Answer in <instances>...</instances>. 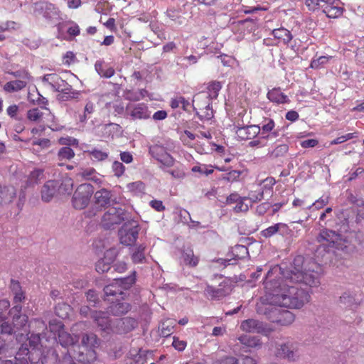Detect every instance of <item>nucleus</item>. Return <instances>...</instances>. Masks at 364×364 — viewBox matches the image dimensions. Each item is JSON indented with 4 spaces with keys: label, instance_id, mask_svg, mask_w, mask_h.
I'll list each match as a JSON object with an SVG mask.
<instances>
[{
    "label": "nucleus",
    "instance_id": "09e8293b",
    "mask_svg": "<svg viewBox=\"0 0 364 364\" xmlns=\"http://www.w3.org/2000/svg\"><path fill=\"white\" fill-rule=\"evenodd\" d=\"M43 113L38 108L31 109L27 112V117L30 121L38 122L42 118Z\"/></svg>",
    "mask_w": 364,
    "mask_h": 364
},
{
    "label": "nucleus",
    "instance_id": "c9c22d12",
    "mask_svg": "<svg viewBox=\"0 0 364 364\" xmlns=\"http://www.w3.org/2000/svg\"><path fill=\"white\" fill-rule=\"evenodd\" d=\"M175 325L176 322L172 319H167L162 322L160 326L161 335L163 337H168L170 336L173 333Z\"/></svg>",
    "mask_w": 364,
    "mask_h": 364
},
{
    "label": "nucleus",
    "instance_id": "f8f14e48",
    "mask_svg": "<svg viewBox=\"0 0 364 364\" xmlns=\"http://www.w3.org/2000/svg\"><path fill=\"white\" fill-rule=\"evenodd\" d=\"M126 115L132 120L147 119L150 117L151 112L144 103H128L126 106Z\"/></svg>",
    "mask_w": 364,
    "mask_h": 364
},
{
    "label": "nucleus",
    "instance_id": "13d9d810",
    "mask_svg": "<svg viewBox=\"0 0 364 364\" xmlns=\"http://www.w3.org/2000/svg\"><path fill=\"white\" fill-rule=\"evenodd\" d=\"M127 188L131 192H141L144 189V184L141 181H135L128 183Z\"/></svg>",
    "mask_w": 364,
    "mask_h": 364
},
{
    "label": "nucleus",
    "instance_id": "de8ad7c7",
    "mask_svg": "<svg viewBox=\"0 0 364 364\" xmlns=\"http://www.w3.org/2000/svg\"><path fill=\"white\" fill-rule=\"evenodd\" d=\"M55 314L60 318H65L68 315V311L70 310V306L65 304H58L55 308Z\"/></svg>",
    "mask_w": 364,
    "mask_h": 364
},
{
    "label": "nucleus",
    "instance_id": "cd10ccee",
    "mask_svg": "<svg viewBox=\"0 0 364 364\" xmlns=\"http://www.w3.org/2000/svg\"><path fill=\"white\" fill-rule=\"evenodd\" d=\"M146 247L144 245H139L131 249V259L134 264H143L146 262L145 257Z\"/></svg>",
    "mask_w": 364,
    "mask_h": 364
},
{
    "label": "nucleus",
    "instance_id": "bb28decb",
    "mask_svg": "<svg viewBox=\"0 0 364 364\" xmlns=\"http://www.w3.org/2000/svg\"><path fill=\"white\" fill-rule=\"evenodd\" d=\"M339 304L343 308L354 309L358 306V301L355 297V294L347 291L339 298Z\"/></svg>",
    "mask_w": 364,
    "mask_h": 364
},
{
    "label": "nucleus",
    "instance_id": "bf43d9fd",
    "mask_svg": "<svg viewBox=\"0 0 364 364\" xmlns=\"http://www.w3.org/2000/svg\"><path fill=\"white\" fill-rule=\"evenodd\" d=\"M247 198H240V200L237 202L236 205L234 207V211L236 213L247 212L249 209V205L245 203Z\"/></svg>",
    "mask_w": 364,
    "mask_h": 364
},
{
    "label": "nucleus",
    "instance_id": "69168bd1",
    "mask_svg": "<svg viewBox=\"0 0 364 364\" xmlns=\"http://www.w3.org/2000/svg\"><path fill=\"white\" fill-rule=\"evenodd\" d=\"M328 58L326 56H320L317 59H314L311 63L312 68H318L320 65L325 64L328 61Z\"/></svg>",
    "mask_w": 364,
    "mask_h": 364
},
{
    "label": "nucleus",
    "instance_id": "e2e57ef3",
    "mask_svg": "<svg viewBox=\"0 0 364 364\" xmlns=\"http://www.w3.org/2000/svg\"><path fill=\"white\" fill-rule=\"evenodd\" d=\"M277 223L268 227L261 232V235L266 238L270 237L277 233Z\"/></svg>",
    "mask_w": 364,
    "mask_h": 364
},
{
    "label": "nucleus",
    "instance_id": "5fc2aeb1",
    "mask_svg": "<svg viewBox=\"0 0 364 364\" xmlns=\"http://www.w3.org/2000/svg\"><path fill=\"white\" fill-rule=\"evenodd\" d=\"M357 136H358L357 132L348 133V134H346L345 135L338 136L336 139H333L331 142V144H342V143H343V142H345V141H348L349 139H351L357 137Z\"/></svg>",
    "mask_w": 364,
    "mask_h": 364
},
{
    "label": "nucleus",
    "instance_id": "f03ea898",
    "mask_svg": "<svg viewBox=\"0 0 364 364\" xmlns=\"http://www.w3.org/2000/svg\"><path fill=\"white\" fill-rule=\"evenodd\" d=\"M58 355L53 348H43L39 334H31L28 342L19 348L14 362L0 358V364H58Z\"/></svg>",
    "mask_w": 364,
    "mask_h": 364
},
{
    "label": "nucleus",
    "instance_id": "2f4dec72",
    "mask_svg": "<svg viewBox=\"0 0 364 364\" xmlns=\"http://www.w3.org/2000/svg\"><path fill=\"white\" fill-rule=\"evenodd\" d=\"M27 82L23 80H16L6 82L4 85V90L7 92H15L23 90L27 85Z\"/></svg>",
    "mask_w": 364,
    "mask_h": 364
},
{
    "label": "nucleus",
    "instance_id": "c756f323",
    "mask_svg": "<svg viewBox=\"0 0 364 364\" xmlns=\"http://www.w3.org/2000/svg\"><path fill=\"white\" fill-rule=\"evenodd\" d=\"M85 180L92 181L95 183H101V176L93 168H82L78 173Z\"/></svg>",
    "mask_w": 364,
    "mask_h": 364
},
{
    "label": "nucleus",
    "instance_id": "864d4df0",
    "mask_svg": "<svg viewBox=\"0 0 364 364\" xmlns=\"http://www.w3.org/2000/svg\"><path fill=\"white\" fill-rule=\"evenodd\" d=\"M112 171H113L114 176H116L117 177H120L124 174V171H125V167L122 164V163H121L118 161H115L112 164Z\"/></svg>",
    "mask_w": 364,
    "mask_h": 364
},
{
    "label": "nucleus",
    "instance_id": "3c124183",
    "mask_svg": "<svg viewBox=\"0 0 364 364\" xmlns=\"http://www.w3.org/2000/svg\"><path fill=\"white\" fill-rule=\"evenodd\" d=\"M328 201L329 197L328 196H323L319 199L316 200L314 203L309 205L307 208L310 210L314 207L316 209H320L325 206L326 204H328Z\"/></svg>",
    "mask_w": 364,
    "mask_h": 364
},
{
    "label": "nucleus",
    "instance_id": "79ce46f5",
    "mask_svg": "<svg viewBox=\"0 0 364 364\" xmlns=\"http://www.w3.org/2000/svg\"><path fill=\"white\" fill-rule=\"evenodd\" d=\"M43 177V170L36 168L31 172L28 182L30 185H33L37 183L40 180H41Z\"/></svg>",
    "mask_w": 364,
    "mask_h": 364
},
{
    "label": "nucleus",
    "instance_id": "4d7b16f0",
    "mask_svg": "<svg viewBox=\"0 0 364 364\" xmlns=\"http://www.w3.org/2000/svg\"><path fill=\"white\" fill-rule=\"evenodd\" d=\"M347 199L351 203L356 205L359 207V209L364 207V200L362 198H358L357 196L354 195L351 192L347 193Z\"/></svg>",
    "mask_w": 364,
    "mask_h": 364
},
{
    "label": "nucleus",
    "instance_id": "6ab92c4d",
    "mask_svg": "<svg viewBox=\"0 0 364 364\" xmlns=\"http://www.w3.org/2000/svg\"><path fill=\"white\" fill-rule=\"evenodd\" d=\"M42 82L45 86H49L53 90L58 92L65 87L67 82L63 80L59 75L50 73L43 76Z\"/></svg>",
    "mask_w": 364,
    "mask_h": 364
},
{
    "label": "nucleus",
    "instance_id": "20e7f679",
    "mask_svg": "<svg viewBox=\"0 0 364 364\" xmlns=\"http://www.w3.org/2000/svg\"><path fill=\"white\" fill-rule=\"evenodd\" d=\"M135 282V271L127 277L114 279L111 284L104 287V300L109 301V296H120L123 299L125 294L124 291L129 289Z\"/></svg>",
    "mask_w": 364,
    "mask_h": 364
},
{
    "label": "nucleus",
    "instance_id": "7ed1b4c3",
    "mask_svg": "<svg viewBox=\"0 0 364 364\" xmlns=\"http://www.w3.org/2000/svg\"><path fill=\"white\" fill-rule=\"evenodd\" d=\"M316 240L319 243V246L316 250V255L318 257H323L324 256L322 254L323 252H333L335 249H343L345 242L340 234L330 230H323L321 231Z\"/></svg>",
    "mask_w": 364,
    "mask_h": 364
},
{
    "label": "nucleus",
    "instance_id": "603ef678",
    "mask_svg": "<svg viewBox=\"0 0 364 364\" xmlns=\"http://www.w3.org/2000/svg\"><path fill=\"white\" fill-rule=\"evenodd\" d=\"M233 253L238 259H242L248 255V250L245 246L238 245L235 246Z\"/></svg>",
    "mask_w": 364,
    "mask_h": 364
},
{
    "label": "nucleus",
    "instance_id": "ddd939ff",
    "mask_svg": "<svg viewBox=\"0 0 364 364\" xmlns=\"http://www.w3.org/2000/svg\"><path fill=\"white\" fill-rule=\"evenodd\" d=\"M222 88V84L219 81H212L208 85V92H199L196 94L193 99L194 102H202V101L210 102L218 97L220 90Z\"/></svg>",
    "mask_w": 364,
    "mask_h": 364
},
{
    "label": "nucleus",
    "instance_id": "4468645a",
    "mask_svg": "<svg viewBox=\"0 0 364 364\" xmlns=\"http://www.w3.org/2000/svg\"><path fill=\"white\" fill-rule=\"evenodd\" d=\"M149 154L163 165L171 167L173 165L174 159L166 152L163 146L152 145L149 149Z\"/></svg>",
    "mask_w": 364,
    "mask_h": 364
},
{
    "label": "nucleus",
    "instance_id": "052dcab7",
    "mask_svg": "<svg viewBox=\"0 0 364 364\" xmlns=\"http://www.w3.org/2000/svg\"><path fill=\"white\" fill-rule=\"evenodd\" d=\"M148 355H151V353L146 350H140L134 358L135 363L136 364H146Z\"/></svg>",
    "mask_w": 364,
    "mask_h": 364
},
{
    "label": "nucleus",
    "instance_id": "8fccbe9b",
    "mask_svg": "<svg viewBox=\"0 0 364 364\" xmlns=\"http://www.w3.org/2000/svg\"><path fill=\"white\" fill-rule=\"evenodd\" d=\"M198 106L203 105L205 109V112L204 115L201 116V119H204L206 120L210 119L213 117V112L211 108V102L208 101H204L203 103L200 104V102H197Z\"/></svg>",
    "mask_w": 364,
    "mask_h": 364
},
{
    "label": "nucleus",
    "instance_id": "1a4fd4ad",
    "mask_svg": "<svg viewBox=\"0 0 364 364\" xmlns=\"http://www.w3.org/2000/svg\"><path fill=\"white\" fill-rule=\"evenodd\" d=\"M139 231V223L134 219H129L119 230V237L122 244L131 245L138 237Z\"/></svg>",
    "mask_w": 364,
    "mask_h": 364
},
{
    "label": "nucleus",
    "instance_id": "9d476101",
    "mask_svg": "<svg viewBox=\"0 0 364 364\" xmlns=\"http://www.w3.org/2000/svg\"><path fill=\"white\" fill-rule=\"evenodd\" d=\"M33 11L36 15H41L49 21L56 20L59 17V11L54 4L48 1H39L33 4Z\"/></svg>",
    "mask_w": 364,
    "mask_h": 364
},
{
    "label": "nucleus",
    "instance_id": "72a5a7b5",
    "mask_svg": "<svg viewBox=\"0 0 364 364\" xmlns=\"http://www.w3.org/2000/svg\"><path fill=\"white\" fill-rule=\"evenodd\" d=\"M272 34L275 38L282 40L285 44L289 43L293 38L291 32L283 27L274 29Z\"/></svg>",
    "mask_w": 364,
    "mask_h": 364
},
{
    "label": "nucleus",
    "instance_id": "a18cd8bd",
    "mask_svg": "<svg viewBox=\"0 0 364 364\" xmlns=\"http://www.w3.org/2000/svg\"><path fill=\"white\" fill-rule=\"evenodd\" d=\"M1 321L0 332L1 334L11 335L16 332V328L14 327V324L12 325L9 321H4L3 319Z\"/></svg>",
    "mask_w": 364,
    "mask_h": 364
},
{
    "label": "nucleus",
    "instance_id": "0e129e2a",
    "mask_svg": "<svg viewBox=\"0 0 364 364\" xmlns=\"http://www.w3.org/2000/svg\"><path fill=\"white\" fill-rule=\"evenodd\" d=\"M192 171L193 172H198L201 174H204L205 176H208L210 174H211L213 172V169L212 168H208V167L204 165V166H195L192 168Z\"/></svg>",
    "mask_w": 364,
    "mask_h": 364
},
{
    "label": "nucleus",
    "instance_id": "a211bd4d",
    "mask_svg": "<svg viewBox=\"0 0 364 364\" xmlns=\"http://www.w3.org/2000/svg\"><path fill=\"white\" fill-rule=\"evenodd\" d=\"M22 306L20 304H16L9 311L10 315L13 318L14 327L16 330L23 328L28 323V316L26 314H22Z\"/></svg>",
    "mask_w": 364,
    "mask_h": 364
},
{
    "label": "nucleus",
    "instance_id": "4c0bfd02",
    "mask_svg": "<svg viewBox=\"0 0 364 364\" xmlns=\"http://www.w3.org/2000/svg\"><path fill=\"white\" fill-rule=\"evenodd\" d=\"M205 294L208 297H210L213 299H219L225 295V291L223 289L215 288L209 285H208L205 288Z\"/></svg>",
    "mask_w": 364,
    "mask_h": 364
},
{
    "label": "nucleus",
    "instance_id": "dca6fc26",
    "mask_svg": "<svg viewBox=\"0 0 364 364\" xmlns=\"http://www.w3.org/2000/svg\"><path fill=\"white\" fill-rule=\"evenodd\" d=\"M109 313L102 311H93L91 313V318L93 319L94 322L97 326L104 331L109 333L112 331L113 328V321L108 316Z\"/></svg>",
    "mask_w": 364,
    "mask_h": 364
},
{
    "label": "nucleus",
    "instance_id": "423d86ee",
    "mask_svg": "<svg viewBox=\"0 0 364 364\" xmlns=\"http://www.w3.org/2000/svg\"><path fill=\"white\" fill-rule=\"evenodd\" d=\"M95 208L85 212V217L92 218L96 215L98 208H106L115 203V198L111 191L102 188L94 194Z\"/></svg>",
    "mask_w": 364,
    "mask_h": 364
},
{
    "label": "nucleus",
    "instance_id": "f704fd0d",
    "mask_svg": "<svg viewBox=\"0 0 364 364\" xmlns=\"http://www.w3.org/2000/svg\"><path fill=\"white\" fill-rule=\"evenodd\" d=\"M238 340L242 345L247 347L255 348L262 345V343L257 336L242 335L238 338Z\"/></svg>",
    "mask_w": 364,
    "mask_h": 364
},
{
    "label": "nucleus",
    "instance_id": "393cba45",
    "mask_svg": "<svg viewBox=\"0 0 364 364\" xmlns=\"http://www.w3.org/2000/svg\"><path fill=\"white\" fill-rule=\"evenodd\" d=\"M78 339L77 336L72 335L64 329H60L58 331V342L64 348L74 346L77 343Z\"/></svg>",
    "mask_w": 364,
    "mask_h": 364
},
{
    "label": "nucleus",
    "instance_id": "b1692460",
    "mask_svg": "<svg viewBox=\"0 0 364 364\" xmlns=\"http://www.w3.org/2000/svg\"><path fill=\"white\" fill-rule=\"evenodd\" d=\"M58 92L57 100L60 102H66L71 100H77L80 95V92L74 90L70 85L66 82L65 87Z\"/></svg>",
    "mask_w": 364,
    "mask_h": 364
},
{
    "label": "nucleus",
    "instance_id": "0eeeda50",
    "mask_svg": "<svg viewBox=\"0 0 364 364\" xmlns=\"http://www.w3.org/2000/svg\"><path fill=\"white\" fill-rule=\"evenodd\" d=\"M266 307L264 311H262L260 306L257 307V312L259 314H264L269 315V318L272 319L273 322H277L282 326H288L291 324L295 316L294 314L288 310H282L277 307H272L273 305H270Z\"/></svg>",
    "mask_w": 364,
    "mask_h": 364
},
{
    "label": "nucleus",
    "instance_id": "39448f33",
    "mask_svg": "<svg viewBox=\"0 0 364 364\" xmlns=\"http://www.w3.org/2000/svg\"><path fill=\"white\" fill-rule=\"evenodd\" d=\"M131 218V214L122 208L110 207L102 215L101 225L105 229H112Z\"/></svg>",
    "mask_w": 364,
    "mask_h": 364
},
{
    "label": "nucleus",
    "instance_id": "f3484780",
    "mask_svg": "<svg viewBox=\"0 0 364 364\" xmlns=\"http://www.w3.org/2000/svg\"><path fill=\"white\" fill-rule=\"evenodd\" d=\"M119 296H109L110 305L107 307V313L114 316H119L127 314L130 310V305L127 302L121 301Z\"/></svg>",
    "mask_w": 364,
    "mask_h": 364
},
{
    "label": "nucleus",
    "instance_id": "412c9836",
    "mask_svg": "<svg viewBox=\"0 0 364 364\" xmlns=\"http://www.w3.org/2000/svg\"><path fill=\"white\" fill-rule=\"evenodd\" d=\"M58 181L49 180L42 186L41 194V199L44 202H50L58 191Z\"/></svg>",
    "mask_w": 364,
    "mask_h": 364
},
{
    "label": "nucleus",
    "instance_id": "6e6d98bb",
    "mask_svg": "<svg viewBox=\"0 0 364 364\" xmlns=\"http://www.w3.org/2000/svg\"><path fill=\"white\" fill-rule=\"evenodd\" d=\"M110 269L109 262H106L104 259H99L95 264V269L99 273L108 272Z\"/></svg>",
    "mask_w": 364,
    "mask_h": 364
},
{
    "label": "nucleus",
    "instance_id": "680f3d73",
    "mask_svg": "<svg viewBox=\"0 0 364 364\" xmlns=\"http://www.w3.org/2000/svg\"><path fill=\"white\" fill-rule=\"evenodd\" d=\"M14 77L19 78L18 80H23L28 82L31 80L30 74L25 70H16L10 73Z\"/></svg>",
    "mask_w": 364,
    "mask_h": 364
},
{
    "label": "nucleus",
    "instance_id": "9b49d317",
    "mask_svg": "<svg viewBox=\"0 0 364 364\" xmlns=\"http://www.w3.org/2000/svg\"><path fill=\"white\" fill-rule=\"evenodd\" d=\"M276 356L287 359L290 362H294L299 358L298 353V344L294 342H287L277 346Z\"/></svg>",
    "mask_w": 364,
    "mask_h": 364
},
{
    "label": "nucleus",
    "instance_id": "a878e982",
    "mask_svg": "<svg viewBox=\"0 0 364 364\" xmlns=\"http://www.w3.org/2000/svg\"><path fill=\"white\" fill-rule=\"evenodd\" d=\"M336 0H332L329 3L325 2L323 5H321L322 11L326 14L328 18H337L340 16L343 13V8L334 6Z\"/></svg>",
    "mask_w": 364,
    "mask_h": 364
},
{
    "label": "nucleus",
    "instance_id": "e433bc0d",
    "mask_svg": "<svg viewBox=\"0 0 364 364\" xmlns=\"http://www.w3.org/2000/svg\"><path fill=\"white\" fill-rule=\"evenodd\" d=\"M73 181L71 178L65 177L62 180L60 184L58 183V191L60 193H70L73 191Z\"/></svg>",
    "mask_w": 364,
    "mask_h": 364
},
{
    "label": "nucleus",
    "instance_id": "aec40b11",
    "mask_svg": "<svg viewBox=\"0 0 364 364\" xmlns=\"http://www.w3.org/2000/svg\"><path fill=\"white\" fill-rule=\"evenodd\" d=\"M81 344L88 350L90 358H95V353L94 349L100 345V340L97 336L92 333H85L82 336Z\"/></svg>",
    "mask_w": 364,
    "mask_h": 364
},
{
    "label": "nucleus",
    "instance_id": "473e14b6",
    "mask_svg": "<svg viewBox=\"0 0 364 364\" xmlns=\"http://www.w3.org/2000/svg\"><path fill=\"white\" fill-rule=\"evenodd\" d=\"M95 68L101 77L109 78L114 74V70L112 67L105 65L102 61H97L95 64Z\"/></svg>",
    "mask_w": 364,
    "mask_h": 364
},
{
    "label": "nucleus",
    "instance_id": "338daca9",
    "mask_svg": "<svg viewBox=\"0 0 364 364\" xmlns=\"http://www.w3.org/2000/svg\"><path fill=\"white\" fill-rule=\"evenodd\" d=\"M60 143L63 145H66V146H77L78 144V140L73 137H66V138H61L60 139Z\"/></svg>",
    "mask_w": 364,
    "mask_h": 364
},
{
    "label": "nucleus",
    "instance_id": "a19ab883",
    "mask_svg": "<svg viewBox=\"0 0 364 364\" xmlns=\"http://www.w3.org/2000/svg\"><path fill=\"white\" fill-rule=\"evenodd\" d=\"M275 127V123L273 119L267 118L263 120L260 127V132H262V135L265 136L269 134L270 132L273 131Z\"/></svg>",
    "mask_w": 364,
    "mask_h": 364
},
{
    "label": "nucleus",
    "instance_id": "58836bf2",
    "mask_svg": "<svg viewBox=\"0 0 364 364\" xmlns=\"http://www.w3.org/2000/svg\"><path fill=\"white\" fill-rule=\"evenodd\" d=\"M91 156L92 159L98 161H105L108 158V153L107 151H102L97 148H92L86 151Z\"/></svg>",
    "mask_w": 364,
    "mask_h": 364
},
{
    "label": "nucleus",
    "instance_id": "f257e3e1",
    "mask_svg": "<svg viewBox=\"0 0 364 364\" xmlns=\"http://www.w3.org/2000/svg\"><path fill=\"white\" fill-rule=\"evenodd\" d=\"M303 257L297 256L289 269L282 270L284 284H282L279 279L273 277L272 270L268 271L264 280L265 295L262 298V304L300 309L309 301V289L301 286H318L319 276L314 271L303 270Z\"/></svg>",
    "mask_w": 364,
    "mask_h": 364
},
{
    "label": "nucleus",
    "instance_id": "2eb2a0df",
    "mask_svg": "<svg viewBox=\"0 0 364 364\" xmlns=\"http://www.w3.org/2000/svg\"><path fill=\"white\" fill-rule=\"evenodd\" d=\"M137 326L138 322L136 319L132 317H124L113 321L112 331L120 334L127 333L136 328Z\"/></svg>",
    "mask_w": 364,
    "mask_h": 364
},
{
    "label": "nucleus",
    "instance_id": "5701e85b",
    "mask_svg": "<svg viewBox=\"0 0 364 364\" xmlns=\"http://www.w3.org/2000/svg\"><path fill=\"white\" fill-rule=\"evenodd\" d=\"M240 328L248 333H262L265 331L264 323L258 320L249 318L242 321Z\"/></svg>",
    "mask_w": 364,
    "mask_h": 364
},
{
    "label": "nucleus",
    "instance_id": "49530a36",
    "mask_svg": "<svg viewBox=\"0 0 364 364\" xmlns=\"http://www.w3.org/2000/svg\"><path fill=\"white\" fill-rule=\"evenodd\" d=\"M86 297L90 305L92 306H96L100 302L99 296L96 291L93 289H90L86 292Z\"/></svg>",
    "mask_w": 364,
    "mask_h": 364
},
{
    "label": "nucleus",
    "instance_id": "774afa93",
    "mask_svg": "<svg viewBox=\"0 0 364 364\" xmlns=\"http://www.w3.org/2000/svg\"><path fill=\"white\" fill-rule=\"evenodd\" d=\"M172 346L178 351H183L186 347V342L180 341L176 338H173Z\"/></svg>",
    "mask_w": 364,
    "mask_h": 364
},
{
    "label": "nucleus",
    "instance_id": "37998d69",
    "mask_svg": "<svg viewBox=\"0 0 364 364\" xmlns=\"http://www.w3.org/2000/svg\"><path fill=\"white\" fill-rule=\"evenodd\" d=\"M288 150L287 144H279L271 152L270 156L274 159L282 157L288 152Z\"/></svg>",
    "mask_w": 364,
    "mask_h": 364
},
{
    "label": "nucleus",
    "instance_id": "4be33fe9",
    "mask_svg": "<svg viewBox=\"0 0 364 364\" xmlns=\"http://www.w3.org/2000/svg\"><path fill=\"white\" fill-rule=\"evenodd\" d=\"M260 132V126L250 125L237 127L236 130L237 136L242 140H248L255 138Z\"/></svg>",
    "mask_w": 364,
    "mask_h": 364
},
{
    "label": "nucleus",
    "instance_id": "c85d7f7f",
    "mask_svg": "<svg viewBox=\"0 0 364 364\" xmlns=\"http://www.w3.org/2000/svg\"><path fill=\"white\" fill-rule=\"evenodd\" d=\"M267 98L272 102L284 104L289 102V97L284 95L280 88H273L267 94Z\"/></svg>",
    "mask_w": 364,
    "mask_h": 364
},
{
    "label": "nucleus",
    "instance_id": "c03bdc74",
    "mask_svg": "<svg viewBox=\"0 0 364 364\" xmlns=\"http://www.w3.org/2000/svg\"><path fill=\"white\" fill-rule=\"evenodd\" d=\"M277 233L282 237H291L292 230L289 228V226L283 223H277Z\"/></svg>",
    "mask_w": 364,
    "mask_h": 364
},
{
    "label": "nucleus",
    "instance_id": "7c9ffc66",
    "mask_svg": "<svg viewBox=\"0 0 364 364\" xmlns=\"http://www.w3.org/2000/svg\"><path fill=\"white\" fill-rule=\"evenodd\" d=\"M183 262L191 267H195L199 262L198 257L196 256L193 250H184L182 252Z\"/></svg>",
    "mask_w": 364,
    "mask_h": 364
},
{
    "label": "nucleus",
    "instance_id": "6e6552de",
    "mask_svg": "<svg viewBox=\"0 0 364 364\" xmlns=\"http://www.w3.org/2000/svg\"><path fill=\"white\" fill-rule=\"evenodd\" d=\"M93 192L94 188L92 185L89 183L80 185L75 190L72 198V203L74 208L77 210L85 208L90 203Z\"/></svg>",
    "mask_w": 364,
    "mask_h": 364
},
{
    "label": "nucleus",
    "instance_id": "ea45409f",
    "mask_svg": "<svg viewBox=\"0 0 364 364\" xmlns=\"http://www.w3.org/2000/svg\"><path fill=\"white\" fill-rule=\"evenodd\" d=\"M75 156L74 151L69 146L60 148L58 152V158L60 161L70 160Z\"/></svg>",
    "mask_w": 364,
    "mask_h": 364
}]
</instances>
